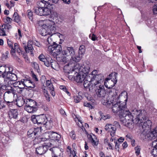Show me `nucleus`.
<instances>
[{
  "label": "nucleus",
  "mask_w": 157,
  "mask_h": 157,
  "mask_svg": "<svg viewBox=\"0 0 157 157\" xmlns=\"http://www.w3.org/2000/svg\"><path fill=\"white\" fill-rule=\"evenodd\" d=\"M68 68H69L68 66H66L64 67L63 70L66 73L69 74L71 72V71L68 69Z\"/></svg>",
  "instance_id": "obj_56"
},
{
  "label": "nucleus",
  "mask_w": 157,
  "mask_h": 157,
  "mask_svg": "<svg viewBox=\"0 0 157 157\" xmlns=\"http://www.w3.org/2000/svg\"><path fill=\"white\" fill-rule=\"evenodd\" d=\"M5 101L4 102L0 100V109L5 108Z\"/></svg>",
  "instance_id": "obj_57"
},
{
  "label": "nucleus",
  "mask_w": 157,
  "mask_h": 157,
  "mask_svg": "<svg viewBox=\"0 0 157 157\" xmlns=\"http://www.w3.org/2000/svg\"><path fill=\"white\" fill-rule=\"evenodd\" d=\"M48 120V121H46V120L45 121V122H46V123L44 125H45L46 126H51L53 125V121L51 119Z\"/></svg>",
  "instance_id": "obj_50"
},
{
  "label": "nucleus",
  "mask_w": 157,
  "mask_h": 157,
  "mask_svg": "<svg viewBox=\"0 0 157 157\" xmlns=\"http://www.w3.org/2000/svg\"><path fill=\"white\" fill-rule=\"evenodd\" d=\"M10 71L7 72L5 75H4V82L6 85L10 86L12 85V82L15 81L17 79V75L13 73H10Z\"/></svg>",
  "instance_id": "obj_6"
},
{
  "label": "nucleus",
  "mask_w": 157,
  "mask_h": 157,
  "mask_svg": "<svg viewBox=\"0 0 157 157\" xmlns=\"http://www.w3.org/2000/svg\"><path fill=\"white\" fill-rule=\"evenodd\" d=\"M110 118V116L109 115H106L105 116L101 115V118L104 120L106 119H107L109 118Z\"/></svg>",
  "instance_id": "obj_60"
},
{
  "label": "nucleus",
  "mask_w": 157,
  "mask_h": 157,
  "mask_svg": "<svg viewBox=\"0 0 157 157\" xmlns=\"http://www.w3.org/2000/svg\"><path fill=\"white\" fill-rule=\"evenodd\" d=\"M28 81L29 82L28 84L29 86H25L29 88H34L35 86L34 83L33 82H32L30 80H28Z\"/></svg>",
  "instance_id": "obj_48"
},
{
  "label": "nucleus",
  "mask_w": 157,
  "mask_h": 157,
  "mask_svg": "<svg viewBox=\"0 0 157 157\" xmlns=\"http://www.w3.org/2000/svg\"><path fill=\"white\" fill-rule=\"evenodd\" d=\"M60 89L63 90L65 92L67 90L66 88V87L64 86H60Z\"/></svg>",
  "instance_id": "obj_63"
},
{
  "label": "nucleus",
  "mask_w": 157,
  "mask_h": 157,
  "mask_svg": "<svg viewBox=\"0 0 157 157\" xmlns=\"http://www.w3.org/2000/svg\"><path fill=\"white\" fill-rule=\"evenodd\" d=\"M40 61L42 62L47 67H49V62L52 60V58L49 56L45 57L43 54H40L38 57Z\"/></svg>",
  "instance_id": "obj_13"
},
{
  "label": "nucleus",
  "mask_w": 157,
  "mask_h": 157,
  "mask_svg": "<svg viewBox=\"0 0 157 157\" xmlns=\"http://www.w3.org/2000/svg\"><path fill=\"white\" fill-rule=\"evenodd\" d=\"M79 73H78L76 76H74V79L77 82H82L85 79L86 75Z\"/></svg>",
  "instance_id": "obj_21"
},
{
  "label": "nucleus",
  "mask_w": 157,
  "mask_h": 157,
  "mask_svg": "<svg viewBox=\"0 0 157 157\" xmlns=\"http://www.w3.org/2000/svg\"><path fill=\"white\" fill-rule=\"evenodd\" d=\"M27 16L29 19L31 21H32L33 19V12L30 10H27Z\"/></svg>",
  "instance_id": "obj_43"
},
{
  "label": "nucleus",
  "mask_w": 157,
  "mask_h": 157,
  "mask_svg": "<svg viewBox=\"0 0 157 157\" xmlns=\"http://www.w3.org/2000/svg\"><path fill=\"white\" fill-rule=\"evenodd\" d=\"M90 65L86 63H84L83 65L81 67L78 69L79 73H82V74H84L85 75H88L90 70Z\"/></svg>",
  "instance_id": "obj_16"
},
{
  "label": "nucleus",
  "mask_w": 157,
  "mask_h": 157,
  "mask_svg": "<svg viewBox=\"0 0 157 157\" xmlns=\"http://www.w3.org/2000/svg\"><path fill=\"white\" fill-rule=\"evenodd\" d=\"M74 98L75 102L78 103L82 99V98L81 96L78 95L74 96Z\"/></svg>",
  "instance_id": "obj_45"
},
{
  "label": "nucleus",
  "mask_w": 157,
  "mask_h": 157,
  "mask_svg": "<svg viewBox=\"0 0 157 157\" xmlns=\"http://www.w3.org/2000/svg\"><path fill=\"white\" fill-rule=\"evenodd\" d=\"M47 3L44 1L43 0L39 1L37 5L39 7L44 8L45 7L47 6Z\"/></svg>",
  "instance_id": "obj_40"
},
{
  "label": "nucleus",
  "mask_w": 157,
  "mask_h": 157,
  "mask_svg": "<svg viewBox=\"0 0 157 157\" xmlns=\"http://www.w3.org/2000/svg\"><path fill=\"white\" fill-rule=\"evenodd\" d=\"M63 55H65L67 56H70L71 57L75 54L74 49L72 47H66L64 50L62 51Z\"/></svg>",
  "instance_id": "obj_15"
},
{
  "label": "nucleus",
  "mask_w": 157,
  "mask_h": 157,
  "mask_svg": "<svg viewBox=\"0 0 157 157\" xmlns=\"http://www.w3.org/2000/svg\"><path fill=\"white\" fill-rule=\"evenodd\" d=\"M13 89H11L10 90H8L6 92H5L4 94L3 95V97L4 100L5 99H7V97L8 96V95L10 94L13 92Z\"/></svg>",
  "instance_id": "obj_47"
},
{
  "label": "nucleus",
  "mask_w": 157,
  "mask_h": 157,
  "mask_svg": "<svg viewBox=\"0 0 157 157\" xmlns=\"http://www.w3.org/2000/svg\"><path fill=\"white\" fill-rule=\"evenodd\" d=\"M151 122L149 120L144 122L142 125L143 131L146 132L149 131L151 129Z\"/></svg>",
  "instance_id": "obj_18"
},
{
  "label": "nucleus",
  "mask_w": 157,
  "mask_h": 157,
  "mask_svg": "<svg viewBox=\"0 0 157 157\" xmlns=\"http://www.w3.org/2000/svg\"><path fill=\"white\" fill-rule=\"evenodd\" d=\"M52 145H53V144L51 143H45L42 146H40L36 148V153L39 155H42L45 153L48 148L52 147Z\"/></svg>",
  "instance_id": "obj_9"
},
{
  "label": "nucleus",
  "mask_w": 157,
  "mask_h": 157,
  "mask_svg": "<svg viewBox=\"0 0 157 157\" xmlns=\"http://www.w3.org/2000/svg\"><path fill=\"white\" fill-rule=\"evenodd\" d=\"M25 101L23 99L18 100L17 101L16 104L17 106L21 107L24 104Z\"/></svg>",
  "instance_id": "obj_42"
},
{
  "label": "nucleus",
  "mask_w": 157,
  "mask_h": 157,
  "mask_svg": "<svg viewBox=\"0 0 157 157\" xmlns=\"http://www.w3.org/2000/svg\"><path fill=\"white\" fill-rule=\"evenodd\" d=\"M28 80L26 79H22L21 80V82H14L13 83V85L14 86H16V85H21V82L22 84L24 86H29L28 85V83L29 82Z\"/></svg>",
  "instance_id": "obj_31"
},
{
  "label": "nucleus",
  "mask_w": 157,
  "mask_h": 157,
  "mask_svg": "<svg viewBox=\"0 0 157 157\" xmlns=\"http://www.w3.org/2000/svg\"><path fill=\"white\" fill-rule=\"evenodd\" d=\"M7 43L8 45V46L10 48L11 51L10 52H14V50L13 49L14 47L13 46V42L10 40H9V39H7Z\"/></svg>",
  "instance_id": "obj_38"
},
{
  "label": "nucleus",
  "mask_w": 157,
  "mask_h": 157,
  "mask_svg": "<svg viewBox=\"0 0 157 157\" xmlns=\"http://www.w3.org/2000/svg\"><path fill=\"white\" fill-rule=\"evenodd\" d=\"M142 135L146 139L149 140L155 139L157 137V126L150 131L149 130L146 132L143 131Z\"/></svg>",
  "instance_id": "obj_7"
},
{
  "label": "nucleus",
  "mask_w": 157,
  "mask_h": 157,
  "mask_svg": "<svg viewBox=\"0 0 157 157\" xmlns=\"http://www.w3.org/2000/svg\"><path fill=\"white\" fill-rule=\"evenodd\" d=\"M38 24L41 26L39 29V33L44 36H47V41L49 44H52L51 36L55 33L56 28L54 22L49 20H40Z\"/></svg>",
  "instance_id": "obj_2"
},
{
  "label": "nucleus",
  "mask_w": 157,
  "mask_h": 157,
  "mask_svg": "<svg viewBox=\"0 0 157 157\" xmlns=\"http://www.w3.org/2000/svg\"><path fill=\"white\" fill-rule=\"evenodd\" d=\"M13 16L14 17V21L17 23H18L20 21V18L19 17L18 13L17 12H15L13 15Z\"/></svg>",
  "instance_id": "obj_44"
},
{
  "label": "nucleus",
  "mask_w": 157,
  "mask_h": 157,
  "mask_svg": "<svg viewBox=\"0 0 157 157\" xmlns=\"http://www.w3.org/2000/svg\"><path fill=\"white\" fill-rule=\"evenodd\" d=\"M56 58L60 62H63L64 63L66 62L67 61L66 58L63 56H62L61 57L57 56H56Z\"/></svg>",
  "instance_id": "obj_46"
},
{
  "label": "nucleus",
  "mask_w": 157,
  "mask_h": 157,
  "mask_svg": "<svg viewBox=\"0 0 157 157\" xmlns=\"http://www.w3.org/2000/svg\"><path fill=\"white\" fill-rule=\"evenodd\" d=\"M4 20L5 22L7 24L11 23L12 21V19L9 17H6V18H4Z\"/></svg>",
  "instance_id": "obj_49"
},
{
  "label": "nucleus",
  "mask_w": 157,
  "mask_h": 157,
  "mask_svg": "<svg viewBox=\"0 0 157 157\" xmlns=\"http://www.w3.org/2000/svg\"><path fill=\"white\" fill-rule=\"evenodd\" d=\"M14 48H13V49L15 51L14 52H10V53L12 56H15L16 55L15 53L16 52H17L19 54V55H20L21 53L22 54V51L21 50L20 48L19 45L17 43H14Z\"/></svg>",
  "instance_id": "obj_28"
},
{
  "label": "nucleus",
  "mask_w": 157,
  "mask_h": 157,
  "mask_svg": "<svg viewBox=\"0 0 157 157\" xmlns=\"http://www.w3.org/2000/svg\"><path fill=\"white\" fill-rule=\"evenodd\" d=\"M88 139L91 142L93 146H97L98 144V141L97 140L96 136L92 133L88 134L87 135Z\"/></svg>",
  "instance_id": "obj_20"
},
{
  "label": "nucleus",
  "mask_w": 157,
  "mask_h": 157,
  "mask_svg": "<svg viewBox=\"0 0 157 157\" xmlns=\"http://www.w3.org/2000/svg\"><path fill=\"white\" fill-rule=\"evenodd\" d=\"M124 138L122 137H120L118 140V143H121L124 140Z\"/></svg>",
  "instance_id": "obj_64"
},
{
  "label": "nucleus",
  "mask_w": 157,
  "mask_h": 157,
  "mask_svg": "<svg viewBox=\"0 0 157 157\" xmlns=\"http://www.w3.org/2000/svg\"><path fill=\"white\" fill-rule=\"evenodd\" d=\"M8 54L9 52L8 51H6L5 53L3 54L2 55V58L3 59H6L8 58Z\"/></svg>",
  "instance_id": "obj_52"
},
{
  "label": "nucleus",
  "mask_w": 157,
  "mask_h": 157,
  "mask_svg": "<svg viewBox=\"0 0 157 157\" xmlns=\"http://www.w3.org/2000/svg\"><path fill=\"white\" fill-rule=\"evenodd\" d=\"M114 143H115V149L119 151V143H118L117 141H114Z\"/></svg>",
  "instance_id": "obj_58"
},
{
  "label": "nucleus",
  "mask_w": 157,
  "mask_h": 157,
  "mask_svg": "<svg viewBox=\"0 0 157 157\" xmlns=\"http://www.w3.org/2000/svg\"><path fill=\"white\" fill-rule=\"evenodd\" d=\"M99 84H98L96 82H93V83L91 82H90L88 86L87 87V88L89 89V91L91 92H93L94 91V90L95 91L96 88H98V85Z\"/></svg>",
  "instance_id": "obj_30"
},
{
  "label": "nucleus",
  "mask_w": 157,
  "mask_h": 157,
  "mask_svg": "<svg viewBox=\"0 0 157 157\" xmlns=\"http://www.w3.org/2000/svg\"><path fill=\"white\" fill-rule=\"evenodd\" d=\"M117 75V73H114V76L115 77V79H113V80H109V81L108 82V84H105V86L106 88L109 89H111L116 84L117 82V80L116 79V75Z\"/></svg>",
  "instance_id": "obj_19"
},
{
  "label": "nucleus",
  "mask_w": 157,
  "mask_h": 157,
  "mask_svg": "<svg viewBox=\"0 0 157 157\" xmlns=\"http://www.w3.org/2000/svg\"><path fill=\"white\" fill-rule=\"evenodd\" d=\"M80 55L78 54V55L76 56L75 54L71 57V59L72 60L75 62H78L81 59Z\"/></svg>",
  "instance_id": "obj_35"
},
{
  "label": "nucleus",
  "mask_w": 157,
  "mask_h": 157,
  "mask_svg": "<svg viewBox=\"0 0 157 157\" xmlns=\"http://www.w3.org/2000/svg\"><path fill=\"white\" fill-rule=\"evenodd\" d=\"M49 62V66H51V67L55 70H56L58 68L59 65L58 63L56 61H53L52 59Z\"/></svg>",
  "instance_id": "obj_32"
},
{
  "label": "nucleus",
  "mask_w": 157,
  "mask_h": 157,
  "mask_svg": "<svg viewBox=\"0 0 157 157\" xmlns=\"http://www.w3.org/2000/svg\"><path fill=\"white\" fill-rule=\"evenodd\" d=\"M88 76V75H86L85 79H84L83 83V86L85 88H87V87L89 84L91 82H92V81H89L88 79L87 78V76Z\"/></svg>",
  "instance_id": "obj_37"
},
{
  "label": "nucleus",
  "mask_w": 157,
  "mask_h": 157,
  "mask_svg": "<svg viewBox=\"0 0 157 157\" xmlns=\"http://www.w3.org/2000/svg\"><path fill=\"white\" fill-rule=\"evenodd\" d=\"M9 68L6 65L1 66H0V73L1 74V76L3 78H4V75H5L7 72L9 71Z\"/></svg>",
  "instance_id": "obj_25"
},
{
  "label": "nucleus",
  "mask_w": 157,
  "mask_h": 157,
  "mask_svg": "<svg viewBox=\"0 0 157 157\" xmlns=\"http://www.w3.org/2000/svg\"><path fill=\"white\" fill-rule=\"evenodd\" d=\"M40 128H32L28 131V136L29 138H36L40 134Z\"/></svg>",
  "instance_id": "obj_11"
},
{
  "label": "nucleus",
  "mask_w": 157,
  "mask_h": 157,
  "mask_svg": "<svg viewBox=\"0 0 157 157\" xmlns=\"http://www.w3.org/2000/svg\"><path fill=\"white\" fill-rule=\"evenodd\" d=\"M152 146L154 147L151 152V154L154 157L157 156V141L154 140L152 142Z\"/></svg>",
  "instance_id": "obj_27"
},
{
  "label": "nucleus",
  "mask_w": 157,
  "mask_h": 157,
  "mask_svg": "<svg viewBox=\"0 0 157 157\" xmlns=\"http://www.w3.org/2000/svg\"><path fill=\"white\" fill-rule=\"evenodd\" d=\"M85 52V47L84 45H81L79 48L78 53L79 55H83Z\"/></svg>",
  "instance_id": "obj_39"
},
{
  "label": "nucleus",
  "mask_w": 157,
  "mask_h": 157,
  "mask_svg": "<svg viewBox=\"0 0 157 157\" xmlns=\"http://www.w3.org/2000/svg\"><path fill=\"white\" fill-rule=\"evenodd\" d=\"M35 13L37 15L40 16L43 15L42 8L37 7L34 8Z\"/></svg>",
  "instance_id": "obj_33"
},
{
  "label": "nucleus",
  "mask_w": 157,
  "mask_h": 157,
  "mask_svg": "<svg viewBox=\"0 0 157 157\" xmlns=\"http://www.w3.org/2000/svg\"><path fill=\"white\" fill-rule=\"evenodd\" d=\"M112 109L113 112L118 113L123 124L130 128H132L133 127L134 118L136 120V121H140V123L142 122L141 121L143 120H146L147 119L145 111L135 109L131 113L127 110L125 102L121 103V102H117L116 104H113Z\"/></svg>",
  "instance_id": "obj_1"
},
{
  "label": "nucleus",
  "mask_w": 157,
  "mask_h": 157,
  "mask_svg": "<svg viewBox=\"0 0 157 157\" xmlns=\"http://www.w3.org/2000/svg\"><path fill=\"white\" fill-rule=\"evenodd\" d=\"M32 42L31 41H29L28 42L27 44V45H25L24 46L25 50L26 52L29 53L30 52L31 54L33 55V48L32 46Z\"/></svg>",
  "instance_id": "obj_22"
},
{
  "label": "nucleus",
  "mask_w": 157,
  "mask_h": 157,
  "mask_svg": "<svg viewBox=\"0 0 157 157\" xmlns=\"http://www.w3.org/2000/svg\"><path fill=\"white\" fill-rule=\"evenodd\" d=\"M26 105H29L30 106H36V102L33 100L31 99H28L27 101Z\"/></svg>",
  "instance_id": "obj_36"
},
{
  "label": "nucleus",
  "mask_w": 157,
  "mask_h": 157,
  "mask_svg": "<svg viewBox=\"0 0 157 157\" xmlns=\"http://www.w3.org/2000/svg\"><path fill=\"white\" fill-rule=\"evenodd\" d=\"M32 76L33 78L36 81H38V79L37 78L36 76L33 73L32 74Z\"/></svg>",
  "instance_id": "obj_62"
},
{
  "label": "nucleus",
  "mask_w": 157,
  "mask_h": 157,
  "mask_svg": "<svg viewBox=\"0 0 157 157\" xmlns=\"http://www.w3.org/2000/svg\"><path fill=\"white\" fill-rule=\"evenodd\" d=\"M115 91V93L114 94L115 95H113L114 98L113 99L112 98V99L113 100V103H112L113 106V104H116L117 102H121V103L122 102V101H118L119 98L120 97L122 96L123 95V94L124 95L126 96H127V92L125 91H124L123 92H122L119 95V96H118L117 95V93L116 92V90H115L114 89H112L111 90V91ZM113 107V106H112V108Z\"/></svg>",
  "instance_id": "obj_14"
},
{
  "label": "nucleus",
  "mask_w": 157,
  "mask_h": 157,
  "mask_svg": "<svg viewBox=\"0 0 157 157\" xmlns=\"http://www.w3.org/2000/svg\"><path fill=\"white\" fill-rule=\"evenodd\" d=\"M84 105L85 106L87 107L90 108L91 109H92L93 108V106L90 103L87 102H84Z\"/></svg>",
  "instance_id": "obj_55"
},
{
  "label": "nucleus",
  "mask_w": 157,
  "mask_h": 157,
  "mask_svg": "<svg viewBox=\"0 0 157 157\" xmlns=\"http://www.w3.org/2000/svg\"><path fill=\"white\" fill-rule=\"evenodd\" d=\"M49 150L52 152V157H63V152L59 148L53 147Z\"/></svg>",
  "instance_id": "obj_12"
},
{
  "label": "nucleus",
  "mask_w": 157,
  "mask_h": 157,
  "mask_svg": "<svg viewBox=\"0 0 157 157\" xmlns=\"http://www.w3.org/2000/svg\"><path fill=\"white\" fill-rule=\"evenodd\" d=\"M114 124L115 125L108 124L106 125L105 128L106 130L110 132V134L112 137L115 135L116 130V127L120 126L119 123L117 121H114Z\"/></svg>",
  "instance_id": "obj_10"
},
{
  "label": "nucleus",
  "mask_w": 157,
  "mask_h": 157,
  "mask_svg": "<svg viewBox=\"0 0 157 157\" xmlns=\"http://www.w3.org/2000/svg\"><path fill=\"white\" fill-rule=\"evenodd\" d=\"M52 44H51L48 48V50L49 51L54 57L58 56L62 50L61 45L56 43L54 42H52L51 41Z\"/></svg>",
  "instance_id": "obj_5"
},
{
  "label": "nucleus",
  "mask_w": 157,
  "mask_h": 157,
  "mask_svg": "<svg viewBox=\"0 0 157 157\" xmlns=\"http://www.w3.org/2000/svg\"><path fill=\"white\" fill-rule=\"evenodd\" d=\"M70 135L71 138L73 139H75L76 137V135L74 131H72L70 133Z\"/></svg>",
  "instance_id": "obj_54"
},
{
  "label": "nucleus",
  "mask_w": 157,
  "mask_h": 157,
  "mask_svg": "<svg viewBox=\"0 0 157 157\" xmlns=\"http://www.w3.org/2000/svg\"><path fill=\"white\" fill-rule=\"evenodd\" d=\"M4 100L5 101V105H7L9 107H12L13 105V104L15 103L14 101H7V99H5Z\"/></svg>",
  "instance_id": "obj_41"
},
{
  "label": "nucleus",
  "mask_w": 157,
  "mask_h": 157,
  "mask_svg": "<svg viewBox=\"0 0 157 157\" xmlns=\"http://www.w3.org/2000/svg\"><path fill=\"white\" fill-rule=\"evenodd\" d=\"M89 37L93 41H95L98 40L97 37L94 34H90Z\"/></svg>",
  "instance_id": "obj_51"
},
{
  "label": "nucleus",
  "mask_w": 157,
  "mask_h": 157,
  "mask_svg": "<svg viewBox=\"0 0 157 157\" xmlns=\"http://www.w3.org/2000/svg\"><path fill=\"white\" fill-rule=\"evenodd\" d=\"M44 96L46 98V100L48 102L50 101V99L49 94H46Z\"/></svg>",
  "instance_id": "obj_59"
},
{
  "label": "nucleus",
  "mask_w": 157,
  "mask_h": 157,
  "mask_svg": "<svg viewBox=\"0 0 157 157\" xmlns=\"http://www.w3.org/2000/svg\"><path fill=\"white\" fill-rule=\"evenodd\" d=\"M24 109L28 112L32 113H34L37 110V108L36 106H30L26 105L24 106Z\"/></svg>",
  "instance_id": "obj_24"
},
{
  "label": "nucleus",
  "mask_w": 157,
  "mask_h": 157,
  "mask_svg": "<svg viewBox=\"0 0 157 157\" xmlns=\"http://www.w3.org/2000/svg\"><path fill=\"white\" fill-rule=\"evenodd\" d=\"M135 149L136 151L135 153L137 155H138L140 153V147L137 146L135 148Z\"/></svg>",
  "instance_id": "obj_53"
},
{
  "label": "nucleus",
  "mask_w": 157,
  "mask_h": 157,
  "mask_svg": "<svg viewBox=\"0 0 157 157\" xmlns=\"http://www.w3.org/2000/svg\"><path fill=\"white\" fill-rule=\"evenodd\" d=\"M18 115V111L16 109L11 110L9 113V115L10 118L16 119Z\"/></svg>",
  "instance_id": "obj_29"
},
{
  "label": "nucleus",
  "mask_w": 157,
  "mask_h": 157,
  "mask_svg": "<svg viewBox=\"0 0 157 157\" xmlns=\"http://www.w3.org/2000/svg\"><path fill=\"white\" fill-rule=\"evenodd\" d=\"M50 17L52 20H50L53 21L55 24V22L57 23L59 22L58 14L55 11L53 12L50 15Z\"/></svg>",
  "instance_id": "obj_26"
},
{
  "label": "nucleus",
  "mask_w": 157,
  "mask_h": 157,
  "mask_svg": "<svg viewBox=\"0 0 157 157\" xmlns=\"http://www.w3.org/2000/svg\"><path fill=\"white\" fill-rule=\"evenodd\" d=\"M96 95L98 97L103 98L102 100V103L103 105L107 106L109 107L112 103H113V96L111 95L110 96H107L105 98L106 93L104 89V87L103 85L101 84L99 85L98 88L95 90Z\"/></svg>",
  "instance_id": "obj_3"
},
{
  "label": "nucleus",
  "mask_w": 157,
  "mask_h": 157,
  "mask_svg": "<svg viewBox=\"0 0 157 157\" xmlns=\"http://www.w3.org/2000/svg\"><path fill=\"white\" fill-rule=\"evenodd\" d=\"M11 28V26L9 24H4L1 26L0 29L2 31L1 32V35L2 36H4L6 35L5 31L6 29H9Z\"/></svg>",
  "instance_id": "obj_23"
},
{
  "label": "nucleus",
  "mask_w": 157,
  "mask_h": 157,
  "mask_svg": "<svg viewBox=\"0 0 157 157\" xmlns=\"http://www.w3.org/2000/svg\"><path fill=\"white\" fill-rule=\"evenodd\" d=\"M49 139H50L54 141H57L58 142L61 136L59 134L54 132H50L48 134V135Z\"/></svg>",
  "instance_id": "obj_17"
},
{
  "label": "nucleus",
  "mask_w": 157,
  "mask_h": 157,
  "mask_svg": "<svg viewBox=\"0 0 157 157\" xmlns=\"http://www.w3.org/2000/svg\"><path fill=\"white\" fill-rule=\"evenodd\" d=\"M46 117L44 115H40L36 116L33 115L31 116V120L33 122L37 124H43L44 125L46 122H45L46 120Z\"/></svg>",
  "instance_id": "obj_8"
},
{
  "label": "nucleus",
  "mask_w": 157,
  "mask_h": 157,
  "mask_svg": "<svg viewBox=\"0 0 157 157\" xmlns=\"http://www.w3.org/2000/svg\"><path fill=\"white\" fill-rule=\"evenodd\" d=\"M153 11L154 14H157V4L156 6L154 7Z\"/></svg>",
  "instance_id": "obj_61"
},
{
  "label": "nucleus",
  "mask_w": 157,
  "mask_h": 157,
  "mask_svg": "<svg viewBox=\"0 0 157 157\" xmlns=\"http://www.w3.org/2000/svg\"><path fill=\"white\" fill-rule=\"evenodd\" d=\"M42 10H43V16L48 15L51 13V9L48 8L47 6L42 8Z\"/></svg>",
  "instance_id": "obj_34"
},
{
  "label": "nucleus",
  "mask_w": 157,
  "mask_h": 157,
  "mask_svg": "<svg viewBox=\"0 0 157 157\" xmlns=\"http://www.w3.org/2000/svg\"><path fill=\"white\" fill-rule=\"evenodd\" d=\"M97 74V71L94 70L91 72V74L88 75L87 78L89 81H92L93 82H94L95 81V82L98 84L101 83L103 81L104 76L101 74Z\"/></svg>",
  "instance_id": "obj_4"
}]
</instances>
